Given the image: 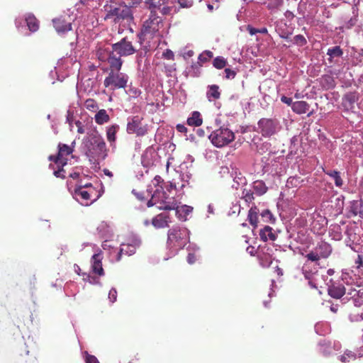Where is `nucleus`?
<instances>
[{
    "mask_svg": "<svg viewBox=\"0 0 363 363\" xmlns=\"http://www.w3.org/2000/svg\"><path fill=\"white\" fill-rule=\"evenodd\" d=\"M94 120L97 124L103 125L110 121V117L105 109H101L96 113Z\"/></svg>",
    "mask_w": 363,
    "mask_h": 363,
    "instance_id": "nucleus-27",
    "label": "nucleus"
},
{
    "mask_svg": "<svg viewBox=\"0 0 363 363\" xmlns=\"http://www.w3.org/2000/svg\"><path fill=\"white\" fill-rule=\"evenodd\" d=\"M324 172L334 179L336 186L340 187L343 184V181L340 177V174L336 170L324 171Z\"/></svg>",
    "mask_w": 363,
    "mask_h": 363,
    "instance_id": "nucleus-32",
    "label": "nucleus"
},
{
    "mask_svg": "<svg viewBox=\"0 0 363 363\" xmlns=\"http://www.w3.org/2000/svg\"><path fill=\"white\" fill-rule=\"evenodd\" d=\"M85 108L90 111H96L98 109V104L93 99H88L84 102Z\"/></svg>",
    "mask_w": 363,
    "mask_h": 363,
    "instance_id": "nucleus-37",
    "label": "nucleus"
},
{
    "mask_svg": "<svg viewBox=\"0 0 363 363\" xmlns=\"http://www.w3.org/2000/svg\"><path fill=\"white\" fill-rule=\"evenodd\" d=\"M187 230L185 228H174L168 233L167 244L170 248L182 249L188 242Z\"/></svg>",
    "mask_w": 363,
    "mask_h": 363,
    "instance_id": "nucleus-7",
    "label": "nucleus"
},
{
    "mask_svg": "<svg viewBox=\"0 0 363 363\" xmlns=\"http://www.w3.org/2000/svg\"><path fill=\"white\" fill-rule=\"evenodd\" d=\"M330 310L333 313H336L338 311V305L337 304H336V305L331 304V306H330Z\"/></svg>",
    "mask_w": 363,
    "mask_h": 363,
    "instance_id": "nucleus-64",
    "label": "nucleus"
},
{
    "mask_svg": "<svg viewBox=\"0 0 363 363\" xmlns=\"http://www.w3.org/2000/svg\"><path fill=\"white\" fill-rule=\"evenodd\" d=\"M257 125L262 135L267 138L277 132L279 123L277 119L262 118L258 121Z\"/></svg>",
    "mask_w": 363,
    "mask_h": 363,
    "instance_id": "nucleus-12",
    "label": "nucleus"
},
{
    "mask_svg": "<svg viewBox=\"0 0 363 363\" xmlns=\"http://www.w3.org/2000/svg\"><path fill=\"white\" fill-rule=\"evenodd\" d=\"M253 189L256 194L259 196L265 194L267 191V187L266 186L264 182L259 180L255 181L254 182Z\"/></svg>",
    "mask_w": 363,
    "mask_h": 363,
    "instance_id": "nucleus-35",
    "label": "nucleus"
},
{
    "mask_svg": "<svg viewBox=\"0 0 363 363\" xmlns=\"http://www.w3.org/2000/svg\"><path fill=\"white\" fill-rule=\"evenodd\" d=\"M315 277H312V279H306L308 280V284L311 286V289H318Z\"/></svg>",
    "mask_w": 363,
    "mask_h": 363,
    "instance_id": "nucleus-53",
    "label": "nucleus"
},
{
    "mask_svg": "<svg viewBox=\"0 0 363 363\" xmlns=\"http://www.w3.org/2000/svg\"><path fill=\"white\" fill-rule=\"evenodd\" d=\"M352 299L355 306L359 307L363 305V289L358 290L356 296L352 297Z\"/></svg>",
    "mask_w": 363,
    "mask_h": 363,
    "instance_id": "nucleus-38",
    "label": "nucleus"
},
{
    "mask_svg": "<svg viewBox=\"0 0 363 363\" xmlns=\"http://www.w3.org/2000/svg\"><path fill=\"white\" fill-rule=\"evenodd\" d=\"M206 96L209 101H211L212 99H219L220 96V92L219 91V86L216 84L208 86Z\"/></svg>",
    "mask_w": 363,
    "mask_h": 363,
    "instance_id": "nucleus-31",
    "label": "nucleus"
},
{
    "mask_svg": "<svg viewBox=\"0 0 363 363\" xmlns=\"http://www.w3.org/2000/svg\"><path fill=\"white\" fill-rule=\"evenodd\" d=\"M57 147V155H50L48 160L53 162L56 165L65 166L68 162L69 157H73L74 149L63 143H59Z\"/></svg>",
    "mask_w": 363,
    "mask_h": 363,
    "instance_id": "nucleus-11",
    "label": "nucleus"
},
{
    "mask_svg": "<svg viewBox=\"0 0 363 363\" xmlns=\"http://www.w3.org/2000/svg\"><path fill=\"white\" fill-rule=\"evenodd\" d=\"M359 99V94L356 91H349L345 94L342 98L341 106L344 111L355 112V106Z\"/></svg>",
    "mask_w": 363,
    "mask_h": 363,
    "instance_id": "nucleus-14",
    "label": "nucleus"
},
{
    "mask_svg": "<svg viewBox=\"0 0 363 363\" xmlns=\"http://www.w3.org/2000/svg\"><path fill=\"white\" fill-rule=\"evenodd\" d=\"M96 194L95 189L90 190L83 189L82 187H77L74 191V197L82 205L88 206L91 203V198Z\"/></svg>",
    "mask_w": 363,
    "mask_h": 363,
    "instance_id": "nucleus-15",
    "label": "nucleus"
},
{
    "mask_svg": "<svg viewBox=\"0 0 363 363\" xmlns=\"http://www.w3.org/2000/svg\"><path fill=\"white\" fill-rule=\"evenodd\" d=\"M281 102H283L289 106H290V105L292 106V104L294 103V102H292L291 98L287 97L286 96H282L281 97Z\"/></svg>",
    "mask_w": 363,
    "mask_h": 363,
    "instance_id": "nucleus-56",
    "label": "nucleus"
},
{
    "mask_svg": "<svg viewBox=\"0 0 363 363\" xmlns=\"http://www.w3.org/2000/svg\"><path fill=\"white\" fill-rule=\"evenodd\" d=\"M57 169L54 171V175L56 177L65 179V171L63 168L65 166L57 165Z\"/></svg>",
    "mask_w": 363,
    "mask_h": 363,
    "instance_id": "nucleus-43",
    "label": "nucleus"
},
{
    "mask_svg": "<svg viewBox=\"0 0 363 363\" xmlns=\"http://www.w3.org/2000/svg\"><path fill=\"white\" fill-rule=\"evenodd\" d=\"M294 43L298 46L302 47L306 45L307 40L303 35H296L294 37Z\"/></svg>",
    "mask_w": 363,
    "mask_h": 363,
    "instance_id": "nucleus-41",
    "label": "nucleus"
},
{
    "mask_svg": "<svg viewBox=\"0 0 363 363\" xmlns=\"http://www.w3.org/2000/svg\"><path fill=\"white\" fill-rule=\"evenodd\" d=\"M169 219L168 215L160 213L152 219V223L155 228H163L168 226Z\"/></svg>",
    "mask_w": 363,
    "mask_h": 363,
    "instance_id": "nucleus-21",
    "label": "nucleus"
},
{
    "mask_svg": "<svg viewBox=\"0 0 363 363\" xmlns=\"http://www.w3.org/2000/svg\"><path fill=\"white\" fill-rule=\"evenodd\" d=\"M73 120H74V114L72 112H71L70 111H67V122L69 123V124L71 125H72V123L73 122Z\"/></svg>",
    "mask_w": 363,
    "mask_h": 363,
    "instance_id": "nucleus-59",
    "label": "nucleus"
},
{
    "mask_svg": "<svg viewBox=\"0 0 363 363\" xmlns=\"http://www.w3.org/2000/svg\"><path fill=\"white\" fill-rule=\"evenodd\" d=\"M208 138L214 146L223 147L235 140V134L229 128L220 127L213 130Z\"/></svg>",
    "mask_w": 363,
    "mask_h": 363,
    "instance_id": "nucleus-6",
    "label": "nucleus"
},
{
    "mask_svg": "<svg viewBox=\"0 0 363 363\" xmlns=\"http://www.w3.org/2000/svg\"><path fill=\"white\" fill-rule=\"evenodd\" d=\"M243 199L246 202H252L254 200L253 193L250 191H243Z\"/></svg>",
    "mask_w": 363,
    "mask_h": 363,
    "instance_id": "nucleus-47",
    "label": "nucleus"
},
{
    "mask_svg": "<svg viewBox=\"0 0 363 363\" xmlns=\"http://www.w3.org/2000/svg\"><path fill=\"white\" fill-rule=\"evenodd\" d=\"M26 21L28 29L31 32H35L39 28V22L33 14H28L26 18Z\"/></svg>",
    "mask_w": 363,
    "mask_h": 363,
    "instance_id": "nucleus-29",
    "label": "nucleus"
},
{
    "mask_svg": "<svg viewBox=\"0 0 363 363\" xmlns=\"http://www.w3.org/2000/svg\"><path fill=\"white\" fill-rule=\"evenodd\" d=\"M225 73L226 79H233L236 75V72L229 68L225 69Z\"/></svg>",
    "mask_w": 363,
    "mask_h": 363,
    "instance_id": "nucleus-50",
    "label": "nucleus"
},
{
    "mask_svg": "<svg viewBox=\"0 0 363 363\" xmlns=\"http://www.w3.org/2000/svg\"><path fill=\"white\" fill-rule=\"evenodd\" d=\"M157 198H158V196H157V194H156V192L155 191V193L152 196L151 199L147 201V206L151 207L155 205L157 206L156 201H157Z\"/></svg>",
    "mask_w": 363,
    "mask_h": 363,
    "instance_id": "nucleus-51",
    "label": "nucleus"
},
{
    "mask_svg": "<svg viewBox=\"0 0 363 363\" xmlns=\"http://www.w3.org/2000/svg\"><path fill=\"white\" fill-rule=\"evenodd\" d=\"M86 146V155L91 163L99 164L106 157L108 150L104 138L100 135H92Z\"/></svg>",
    "mask_w": 363,
    "mask_h": 363,
    "instance_id": "nucleus-2",
    "label": "nucleus"
},
{
    "mask_svg": "<svg viewBox=\"0 0 363 363\" xmlns=\"http://www.w3.org/2000/svg\"><path fill=\"white\" fill-rule=\"evenodd\" d=\"M140 245L141 241L135 238L129 240L126 243H122L119 251L116 254V261H121L123 256L129 257L134 255Z\"/></svg>",
    "mask_w": 363,
    "mask_h": 363,
    "instance_id": "nucleus-13",
    "label": "nucleus"
},
{
    "mask_svg": "<svg viewBox=\"0 0 363 363\" xmlns=\"http://www.w3.org/2000/svg\"><path fill=\"white\" fill-rule=\"evenodd\" d=\"M137 51L128 37L123 38L118 42L111 45V50L99 49L97 51L98 59L106 62L109 67L121 69L123 65L122 57L133 55Z\"/></svg>",
    "mask_w": 363,
    "mask_h": 363,
    "instance_id": "nucleus-1",
    "label": "nucleus"
},
{
    "mask_svg": "<svg viewBox=\"0 0 363 363\" xmlns=\"http://www.w3.org/2000/svg\"><path fill=\"white\" fill-rule=\"evenodd\" d=\"M357 292H358V290L354 288H352L348 291L347 295L350 296V298H352L356 296Z\"/></svg>",
    "mask_w": 363,
    "mask_h": 363,
    "instance_id": "nucleus-63",
    "label": "nucleus"
},
{
    "mask_svg": "<svg viewBox=\"0 0 363 363\" xmlns=\"http://www.w3.org/2000/svg\"><path fill=\"white\" fill-rule=\"evenodd\" d=\"M350 320L352 321L356 322L363 320V309L362 310L361 313H351Z\"/></svg>",
    "mask_w": 363,
    "mask_h": 363,
    "instance_id": "nucleus-45",
    "label": "nucleus"
},
{
    "mask_svg": "<svg viewBox=\"0 0 363 363\" xmlns=\"http://www.w3.org/2000/svg\"><path fill=\"white\" fill-rule=\"evenodd\" d=\"M103 256L101 252L94 254L91 258V272L99 277L105 274L102 266Z\"/></svg>",
    "mask_w": 363,
    "mask_h": 363,
    "instance_id": "nucleus-16",
    "label": "nucleus"
},
{
    "mask_svg": "<svg viewBox=\"0 0 363 363\" xmlns=\"http://www.w3.org/2000/svg\"><path fill=\"white\" fill-rule=\"evenodd\" d=\"M110 67L108 76L104 79V86L111 91L125 89L129 77L125 73L120 72L121 69Z\"/></svg>",
    "mask_w": 363,
    "mask_h": 363,
    "instance_id": "nucleus-5",
    "label": "nucleus"
},
{
    "mask_svg": "<svg viewBox=\"0 0 363 363\" xmlns=\"http://www.w3.org/2000/svg\"><path fill=\"white\" fill-rule=\"evenodd\" d=\"M105 13L104 19H113L115 23H120L123 21L128 22L133 19L131 9L125 5H121L116 3H106L104 6Z\"/></svg>",
    "mask_w": 363,
    "mask_h": 363,
    "instance_id": "nucleus-4",
    "label": "nucleus"
},
{
    "mask_svg": "<svg viewBox=\"0 0 363 363\" xmlns=\"http://www.w3.org/2000/svg\"><path fill=\"white\" fill-rule=\"evenodd\" d=\"M321 84L327 89H332L335 86L334 78L330 75L325 74L321 78Z\"/></svg>",
    "mask_w": 363,
    "mask_h": 363,
    "instance_id": "nucleus-34",
    "label": "nucleus"
},
{
    "mask_svg": "<svg viewBox=\"0 0 363 363\" xmlns=\"http://www.w3.org/2000/svg\"><path fill=\"white\" fill-rule=\"evenodd\" d=\"M315 250H316L320 258L326 259L331 255L333 248L330 244L322 241L317 245Z\"/></svg>",
    "mask_w": 363,
    "mask_h": 363,
    "instance_id": "nucleus-18",
    "label": "nucleus"
},
{
    "mask_svg": "<svg viewBox=\"0 0 363 363\" xmlns=\"http://www.w3.org/2000/svg\"><path fill=\"white\" fill-rule=\"evenodd\" d=\"M75 125L77 127V133H80V134H83L84 133V126H83V124L81 121H77L75 122Z\"/></svg>",
    "mask_w": 363,
    "mask_h": 363,
    "instance_id": "nucleus-54",
    "label": "nucleus"
},
{
    "mask_svg": "<svg viewBox=\"0 0 363 363\" xmlns=\"http://www.w3.org/2000/svg\"><path fill=\"white\" fill-rule=\"evenodd\" d=\"M186 123L190 126H200L203 123V118L200 112L193 111L191 116L187 118Z\"/></svg>",
    "mask_w": 363,
    "mask_h": 363,
    "instance_id": "nucleus-23",
    "label": "nucleus"
},
{
    "mask_svg": "<svg viewBox=\"0 0 363 363\" xmlns=\"http://www.w3.org/2000/svg\"><path fill=\"white\" fill-rule=\"evenodd\" d=\"M305 257L311 262H318L321 259L316 250L310 252Z\"/></svg>",
    "mask_w": 363,
    "mask_h": 363,
    "instance_id": "nucleus-42",
    "label": "nucleus"
},
{
    "mask_svg": "<svg viewBox=\"0 0 363 363\" xmlns=\"http://www.w3.org/2000/svg\"><path fill=\"white\" fill-rule=\"evenodd\" d=\"M259 210L256 206L252 207L248 212L247 219L255 228L257 227Z\"/></svg>",
    "mask_w": 363,
    "mask_h": 363,
    "instance_id": "nucleus-28",
    "label": "nucleus"
},
{
    "mask_svg": "<svg viewBox=\"0 0 363 363\" xmlns=\"http://www.w3.org/2000/svg\"><path fill=\"white\" fill-rule=\"evenodd\" d=\"M213 55V52L210 50H205L201 54L199 55L198 59L200 62L205 63L208 61H209L212 57Z\"/></svg>",
    "mask_w": 363,
    "mask_h": 363,
    "instance_id": "nucleus-39",
    "label": "nucleus"
},
{
    "mask_svg": "<svg viewBox=\"0 0 363 363\" xmlns=\"http://www.w3.org/2000/svg\"><path fill=\"white\" fill-rule=\"evenodd\" d=\"M260 239L267 242V240L274 241L277 239V235L274 233L273 228L266 225L259 231Z\"/></svg>",
    "mask_w": 363,
    "mask_h": 363,
    "instance_id": "nucleus-20",
    "label": "nucleus"
},
{
    "mask_svg": "<svg viewBox=\"0 0 363 363\" xmlns=\"http://www.w3.org/2000/svg\"><path fill=\"white\" fill-rule=\"evenodd\" d=\"M346 293L345 287L342 284L331 282L328 287V294L333 298L340 299Z\"/></svg>",
    "mask_w": 363,
    "mask_h": 363,
    "instance_id": "nucleus-17",
    "label": "nucleus"
},
{
    "mask_svg": "<svg viewBox=\"0 0 363 363\" xmlns=\"http://www.w3.org/2000/svg\"><path fill=\"white\" fill-rule=\"evenodd\" d=\"M53 26L58 33H65L72 29V24L65 19L58 18L53 19Z\"/></svg>",
    "mask_w": 363,
    "mask_h": 363,
    "instance_id": "nucleus-19",
    "label": "nucleus"
},
{
    "mask_svg": "<svg viewBox=\"0 0 363 363\" xmlns=\"http://www.w3.org/2000/svg\"><path fill=\"white\" fill-rule=\"evenodd\" d=\"M247 30L251 35L258 33V28H253L250 26H247Z\"/></svg>",
    "mask_w": 363,
    "mask_h": 363,
    "instance_id": "nucleus-60",
    "label": "nucleus"
},
{
    "mask_svg": "<svg viewBox=\"0 0 363 363\" xmlns=\"http://www.w3.org/2000/svg\"><path fill=\"white\" fill-rule=\"evenodd\" d=\"M163 27V21L160 16H149V18L144 22L141 31L138 34L139 43L143 45L145 40L149 42L162 35L160 29Z\"/></svg>",
    "mask_w": 363,
    "mask_h": 363,
    "instance_id": "nucleus-3",
    "label": "nucleus"
},
{
    "mask_svg": "<svg viewBox=\"0 0 363 363\" xmlns=\"http://www.w3.org/2000/svg\"><path fill=\"white\" fill-rule=\"evenodd\" d=\"M176 129L178 132L182 133H186L188 130L187 128L182 124H177L176 126Z\"/></svg>",
    "mask_w": 363,
    "mask_h": 363,
    "instance_id": "nucleus-55",
    "label": "nucleus"
},
{
    "mask_svg": "<svg viewBox=\"0 0 363 363\" xmlns=\"http://www.w3.org/2000/svg\"><path fill=\"white\" fill-rule=\"evenodd\" d=\"M182 8H189L193 5L194 0H177Z\"/></svg>",
    "mask_w": 363,
    "mask_h": 363,
    "instance_id": "nucleus-46",
    "label": "nucleus"
},
{
    "mask_svg": "<svg viewBox=\"0 0 363 363\" xmlns=\"http://www.w3.org/2000/svg\"><path fill=\"white\" fill-rule=\"evenodd\" d=\"M227 65V60L223 57H217L213 60V65L216 69H220L224 68Z\"/></svg>",
    "mask_w": 363,
    "mask_h": 363,
    "instance_id": "nucleus-36",
    "label": "nucleus"
},
{
    "mask_svg": "<svg viewBox=\"0 0 363 363\" xmlns=\"http://www.w3.org/2000/svg\"><path fill=\"white\" fill-rule=\"evenodd\" d=\"M262 217L266 218L267 221H270L274 223L275 219L273 217V215L269 210H264L261 213Z\"/></svg>",
    "mask_w": 363,
    "mask_h": 363,
    "instance_id": "nucleus-44",
    "label": "nucleus"
},
{
    "mask_svg": "<svg viewBox=\"0 0 363 363\" xmlns=\"http://www.w3.org/2000/svg\"><path fill=\"white\" fill-rule=\"evenodd\" d=\"M327 54L333 57H340L342 55V51L340 46H335L332 48L328 50Z\"/></svg>",
    "mask_w": 363,
    "mask_h": 363,
    "instance_id": "nucleus-40",
    "label": "nucleus"
},
{
    "mask_svg": "<svg viewBox=\"0 0 363 363\" xmlns=\"http://www.w3.org/2000/svg\"><path fill=\"white\" fill-rule=\"evenodd\" d=\"M271 13L277 12L284 5V0H266L264 2Z\"/></svg>",
    "mask_w": 363,
    "mask_h": 363,
    "instance_id": "nucleus-24",
    "label": "nucleus"
},
{
    "mask_svg": "<svg viewBox=\"0 0 363 363\" xmlns=\"http://www.w3.org/2000/svg\"><path fill=\"white\" fill-rule=\"evenodd\" d=\"M108 298L110 299V301L113 303L116 301V298H117V291L115 289H111L110 291H109V293H108Z\"/></svg>",
    "mask_w": 363,
    "mask_h": 363,
    "instance_id": "nucleus-48",
    "label": "nucleus"
},
{
    "mask_svg": "<svg viewBox=\"0 0 363 363\" xmlns=\"http://www.w3.org/2000/svg\"><path fill=\"white\" fill-rule=\"evenodd\" d=\"M86 363H99V362L95 356L86 353Z\"/></svg>",
    "mask_w": 363,
    "mask_h": 363,
    "instance_id": "nucleus-52",
    "label": "nucleus"
},
{
    "mask_svg": "<svg viewBox=\"0 0 363 363\" xmlns=\"http://www.w3.org/2000/svg\"><path fill=\"white\" fill-rule=\"evenodd\" d=\"M126 131L128 134H135L137 137H143L148 133V125L143 123V118L134 116L128 118Z\"/></svg>",
    "mask_w": 363,
    "mask_h": 363,
    "instance_id": "nucleus-9",
    "label": "nucleus"
},
{
    "mask_svg": "<svg viewBox=\"0 0 363 363\" xmlns=\"http://www.w3.org/2000/svg\"><path fill=\"white\" fill-rule=\"evenodd\" d=\"M246 251L251 256H254L257 252V249L254 246L250 245L246 248Z\"/></svg>",
    "mask_w": 363,
    "mask_h": 363,
    "instance_id": "nucleus-58",
    "label": "nucleus"
},
{
    "mask_svg": "<svg viewBox=\"0 0 363 363\" xmlns=\"http://www.w3.org/2000/svg\"><path fill=\"white\" fill-rule=\"evenodd\" d=\"M162 56L167 59V60H174V52L171 50H166L163 54H162Z\"/></svg>",
    "mask_w": 363,
    "mask_h": 363,
    "instance_id": "nucleus-49",
    "label": "nucleus"
},
{
    "mask_svg": "<svg viewBox=\"0 0 363 363\" xmlns=\"http://www.w3.org/2000/svg\"><path fill=\"white\" fill-rule=\"evenodd\" d=\"M257 257L259 259L260 264L263 267H269L271 265V264L272 263V256L268 252H264L259 251L258 252Z\"/></svg>",
    "mask_w": 363,
    "mask_h": 363,
    "instance_id": "nucleus-25",
    "label": "nucleus"
},
{
    "mask_svg": "<svg viewBox=\"0 0 363 363\" xmlns=\"http://www.w3.org/2000/svg\"><path fill=\"white\" fill-rule=\"evenodd\" d=\"M161 189H157L155 192L157 194L158 198L157 199V207L160 210L171 211L175 210L176 213L179 212V206L177 204V201L173 196H169L160 186Z\"/></svg>",
    "mask_w": 363,
    "mask_h": 363,
    "instance_id": "nucleus-8",
    "label": "nucleus"
},
{
    "mask_svg": "<svg viewBox=\"0 0 363 363\" xmlns=\"http://www.w3.org/2000/svg\"><path fill=\"white\" fill-rule=\"evenodd\" d=\"M339 359L342 363H350V362L356 359V354L352 351L347 350L345 351L343 354L339 357Z\"/></svg>",
    "mask_w": 363,
    "mask_h": 363,
    "instance_id": "nucleus-33",
    "label": "nucleus"
},
{
    "mask_svg": "<svg viewBox=\"0 0 363 363\" xmlns=\"http://www.w3.org/2000/svg\"><path fill=\"white\" fill-rule=\"evenodd\" d=\"M84 275L86 276V278H84V280L88 281L90 284H94L96 282V278L94 277H91L89 274H84Z\"/></svg>",
    "mask_w": 363,
    "mask_h": 363,
    "instance_id": "nucleus-61",
    "label": "nucleus"
},
{
    "mask_svg": "<svg viewBox=\"0 0 363 363\" xmlns=\"http://www.w3.org/2000/svg\"><path fill=\"white\" fill-rule=\"evenodd\" d=\"M196 260V256L194 253H189L187 256V262L192 264Z\"/></svg>",
    "mask_w": 363,
    "mask_h": 363,
    "instance_id": "nucleus-57",
    "label": "nucleus"
},
{
    "mask_svg": "<svg viewBox=\"0 0 363 363\" xmlns=\"http://www.w3.org/2000/svg\"><path fill=\"white\" fill-rule=\"evenodd\" d=\"M355 264H357V268L363 267V257L362 255H358L357 259L355 261Z\"/></svg>",
    "mask_w": 363,
    "mask_h": 363,
    "instance_id": "nucleus-62",
    "label": "nucleus"
},
{
    "mask_svg": "<svg viewBox=\"0 0 363 363\" xmlns=\"http://www.w3.org/2000/svg\"><path fill=\"white\" fill-rule=\"evenodd\" d=\"M146 8L150 15L159 16V13L167 16L171 13L172 6H168V0H145Z\"/></svg>",
    "mask_w": 363,
    "mask_h": 363,
    "instance_id": "nucleus-10",
    "label": "nucleus"
},
{
    "mask_svg": "<svg viewBox=\"0 0 363 363\" xmlns=\"http://www.w3.org/2000/svg\"><path fill=\"white\" fill-rule=\"evenodd\" d=\"M311 265V263L306 262L302 267V272L306 279H312V277L318 276L316 268H312Z\"/></svg>",
    "mask_w": 363,
    "mask_h": 363,
    "instance_id": "nucleus-26",
    "label": "nucleus"
},
{
    "mask_svg": "<svg viewBox=\"0 0 363 363\" xmlns=\"http://www.w3.org/2000/svg\"><path fill=\"white\" fill-rule=\"evenodd\" d=\"M310 105L305 101H297L292 104V110L297 114H303L309 111Z\"/></svg>",
    "mask_w": 363,
    "mask_h": 363,
    "instance_id": "nucleus-22",
    "label": "nucleus"
},
{
    "mask_svg": "<svg viewBox=\"0 0 363 363\" xmlns=\"http://www.w3.org/2000/svg\"><path fill=\"white\" fill-rule=\"evenodd\" d=\"M119 130V125L117 124L112 125L107 128L106 137L109 143H114L116 140V133Z\"/></svg>",
    "mask_w": 363,
    "mask_h": 363,
    "instance_id": "nucleus-30",
    "label": "nucleus"
}]
</instances>
